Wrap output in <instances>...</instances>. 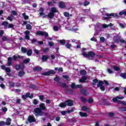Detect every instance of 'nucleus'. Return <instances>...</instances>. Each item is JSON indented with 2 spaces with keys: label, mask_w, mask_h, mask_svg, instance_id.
Returning a JSON list of instances; mask_svg holds the SVG:
<instances>
[{
  "label": "nucleus",
  "mask_w": 126,
  "mask_h": 126,
  "mask_svg": "<svg viewBox=\"0 0 126 126\" xmlns=\"http://www.w3.org/2000/svg\"><path fill=\"white\" fill-rule=\"evenodd\" d=\"M66 105L69 107H72L73 106V102L71 100H67L65 101Z\"/></svg>",
  "instance_id": "15"
},
{
  "label": "nucleus",
  "mask_w": 126,
  "mask_h": 126,
  "mask_svg": "<svg viewBox=\"0 0 126 126\" xmlns=\"http://www.w3.org/2000/svg\"><path fill=\"white\" fill-rule=\"evenodd\" d=\"M50 12H52V13L55 14L58 12V10H57V8H56V7H53L51 8Z\"/></svg>",
  "instance_id": "25"
},
{
  "label": "nucleus",
  "mask_w": 126,
  "mask_h": 126,
  "mask_svg": "<svg viewBox=\"0 0 126 126\" xmlns=\"http://www.w3.org/2000/svg\"><path fill=\"white\" fill-rule=\"evenodd\" d=\"M120 76L124 79H126V73H121L120 74Z\"/></svg>",
  "instance_id": "40"
},
{
  "label": "nucleus",
  "mask_w": 126,
  "mask_h": 126,
  "mask_svg": "<svg viewBox=\"0 0 126 126\" xmlns=\"http://www.w3.org/2000/svg\"><path fill=\"white\" fill-rule=\"evenodd\" d=\"M49 59V57L47 55H42L41 60L43 62H47Z\"/></svg>",
  "instance_id": "23"
},
{
  "label": "nucleus",
  "mask_w": 126,
  "mask_h": 126,
  "mask_svg": "<svg viewBox=\"0 0 126 126\" xmlns=\"http://www.w3.org/2000/svg\"><path fill=\"white\" fill-rule=\"evenodd\" d=\"M14 27V26L11 24H8V28H13Z\"/></svg>",
  "instance_id": "62"
},
{
  "label": "nucleus",
  "mask_w": 126,
  "mask_h": 126,
  "mask_svg": "<svg viewBox=\"0 0 126 126\" xmlns=\"http://www.w3.org/2000/svg\"><path fill=\"white\" fill-rule=\"evenodd\" d=\"M54 81H56V82H59L61 80V77L59 76H56L54 78Z\"/></svg>",
  "instance_id": "35"
},
{
  "label": "nucleus",
  "mask_w": 126,
  "mask_h": 126,
  "mask_svg": "<svg viewBox=\"0 0 126 126\" xmlns=\"http://www.w3.org/2000/svg\"><path fill=\"white\" fill-rule=\"evenodd\" d=\"M114 70H116V71H119V70H120V67H119V66H114Z\"/></svg>",
  "instance_id": "47"
},
{
  "label": "nucleus",
  "mask_w": 126,
  "mask_h": 126,
  "mask_svg": "<svg viewBox=\"0 0 126 126\" xmlns=\"http://www.w3.org/2000/svg\"><path fill=\"white\" fill-rule=\"evenodd\" d=\"M120 43H123L126 42V40L123 39H121V36L118 35L115 36V43L118 44V43H120Z\"/></svg>",
  "instance_id": "7"
},
{
  "label": "nucleus",
  "mask_w": 126,
  "mask_h": 126,
  "mask_svg": "<svg viewBox=\"0 0 126 126\" xmlns=\"http://www.w3.org/2000/svg\"><path fill=\"white\" fill-rule=\"evenodd\" d=\"M80 99L83 103H86L87 102V99L85 97L82 96L80 97Z\"/></svg>",
  "instance_id": "36"
},
{
  "label": "nucleus",
  "mask_w": 126,
  "mask_h": 126,
  "mask_svg": "<svg viewBox=\"0 0 126 126\" xmlns=\"http://www.w3.org/2000/svg\"><path fill=\"white\" fill-rule=\"evenodd\" d=\"M39 14L40 15V16H43V17H46V14L45 13H44L43 12H40Z\"/></svg>",
  "instance_id": "55"
},
{
  "label": "nucleus",
  "mask_w": 126,
  "mask_h": 126,
  "mask_svg": "<svg viewBox=\"0 0 126 126\" xmlns=\"http://www.w3.org/2000/svg\"><path fill=\"white\" fill-rule=\"evenodd\" d=\"M33 104L34 105H38V100L36 99H33Z\"/></svg>",
  "instance_id": "49"
},
{
  "label": "nucleus",
  "mask_w": 126,
  "mask_h": 126,
  "mask_svg": "<svg viewBox=\"0 0 126 126\" xmlns=\"http://www.w3.org/2000/svg\"><path fill=\"white\" fill-rule=\"evenodd\" d=\"M2 40L3 42H5V41H7V37H6V36H4L2 37Z\"/></svg>",
  "instance_id": "54"
},
{
  "label": "nucleus",
  "mask_w": 126,
  "mask_h": 126,
  "mask_svg": "<svg viewBox=\"0 0 126 126\" xmlns=\"http://www.w3.org/2000/svg\"><path fill=\"white\" fill-rule=\"evenodd\" d=\"M66 6L65 5V4H64V2L63 1H61L59 3V7H60V8H65Z\"/></svg>",
  "instance_id": "16"
},
{
  "label": "nucleus",
  "mask_w": 126,
  "mask_h": 126,
  "mask_svg": "<svg viewBox=\"0 0 126 126\" xmlns=\"http://www.w3.org/2000/svg\"><path fill=\"white\" fill-rule=\"evenodd\" d=\"M58 71L59 72H63V68L62 67H60L58 69Z\"/></svg>",
  "instance_id": "57"
},
{
  "label": "nucleus",
  "mask_w": 126,
  "mask_h": 126,
  "mask_svg": "<svg viewBox=\"0 0 126 126\" xmlns=\"http://www.w3.org/2000/svg\"><path fill=\"white\" fill-rule=\"evenodd\" d=\"M15 68L16 70H20V69L23 70L24 69V64L22 63H19V64H16L15 65Z\"/></svg>",
  "instance_id": "5"
},
{
  "label": "nucleus",
  "mask_w": 126,
  "mask_h": 126,
  "mask_svg": "<svg viewBox=\"0 0 126 126\" xmlns=\"http://www.w3.org/2000/svg\"><path fill=\"white\" fill-rule=\"evenodd\" d=\"M48 51H49V47H47L46 48L43 49V52L44 53H47V52H48Z\"/></svg>",
  "instance_id": "63"
},
{
  "label": "nucleus",
  "mask_w": 126,
  "mask_h": 126,
  "mask_svg": "<svg viewBox=\"0 0 126 126\" xmlns=\"http://www.w3.org/2000/svg\"><path fill=\"white\" fill-rule=\"evenodd\" d=\"M59 86H60L61 87H62V88H68V86H67V85H66L64 83L59 82Z\"/></svg>",
  "instance_id": "13"
},
{
  "label": "nucleus",
  "mask_w": 126,
  "mask_h": 126,
  "mask_svg": "<svg viewBox=\"0 0 126 126\" xmlns=\"http://www.w3.org/2000/svg\"><path fill=\"white\" fill-rule=\"evenodd\" d=\"M79 115L80 117H82V118H86L88 116L87 113H83L82 112H80Z\"/></svg>",
  "instance_id": "24"
},
{
  "label": "nucleus",
  "mask_w": 126,
  "mask_h": 126,
  "mask_svg": "<svg viewBox=\"0 0 126 126\" xmlns=\"http://www.w3.org/2000/svg\"><path fill=\"white\" fill-rule=\"evenodd\" d=\"M24 34L25 35V38L26 40H30V36H29L30 35V32L29 31H26L24 32Z\"/></svg>",
  "instance_id": "11"
},
{
  "label": "nucleus",
  "mask_w": 126,
  "mask_h": 126,
  "mask_svg": "<svg viewBox=\"0 0 126 126\" xmlns=\"http://www.w3.org/2000/svg\"><path fill=\"white\" fill-rule=\"evenodd\" d=\"M50 74H56V71L54 70H50L47 72H45L42 73L43 75L49 76Z\"/></svg>",
  "instance_id": "8"
},
{
  "label": "nucleus",
  "mask_w": 126,
  "mask_h": 126,
  "mask_svg": "<svg viewBox=\"0 0 126 126\" xmlns=\"http://www.w3.org/2000/svg\"><path fill=\"white\" fill-rule=\"evenodd\" d=\"M5 70L6 72H10L11 71V70L9 67H6V69H5Z\"/></svg>",
  "instance_id": "53"
},
{
  "label": "nucleus",
  "mask_w": 126,
  "mask_h": 126,
  "mask_svg": "<svg viewBox=\"0 0 126 126\" xmlns=\"http://www.w3.org/2000/svg\"><path fill=\"white\" fill-rule=\"evenodd\" d=\"M62 77L64 78V79H65L67 81H69V76L68 75H63Z\"/></svg>",
  "instance_id": "30"
},
{
  "label": "nucleus",
  "mask_w": 126,
  "mask_h": 126,
  "mask_svg": "<svg viewBox=\"0 0 126 126\" xmlns=\"http://www.w3.org/2000/svg\"><path fill=\"white\" fill-rule=\"evenodd\" d=\"M80 73L81 75H86L87 73L85 70H81L80 71Z\"/></svg>",
  "instance_id": "32"
},
{
  "label": "nucleus",
  "mask_w": 126,
  "mask_h": 126,
  "mask_svg": "<svg viewBox=\"0 0 126 126\" xmlns=\"http://www.w3.org/2000/svg\"><path fill=\"white\" fill-rule=\"evenodd\" d=\"M120 104H121V105H124V106L126 105V101H120L119 102Z\"/></svg>",
  "instance_id": "52"
},
{
  "label": "nucleus",
  "mask_w": 126,
  "mask_h": 126,
  "mask_svg": "<svg viewBox=\"0 0 126 126\" xmlns=\"http://www.w3.org/2000/svg\"><path fill=\"white\" fill-rule=\"evenodd\" d=\"M12 13L13 15H17V12L15 11V10H12Z\"/></svg>",
  "instance_id": "60"
},
{
  "label": "nucleus",
  "mask_w": 126,
  "mask_h": 126,
  "mask_svg": "<svg viewBox=\"0 0 126 126\" xmlns=\"http://www.w3.org/2000/svg\"><path fill=\"white\" fill-rule=\"evenodd\" d=\"M120 112H126V107H121L119 108Z\"/></svg>",
  "instance_id": "33"
},
{
  "label": "nucleus",
  "mask_w": 126,
  "mask_h": 126,
  "mask_svg": "<svg viewBox=\"0 0 126 126\" xmlns=\"http://www.w3.org/2000/svg\"><path fill=\"white\" fill-rule=\"evenodd\" d=\"M4 33V32L3 31V30H0V37H2V35H3Z\"/></svg>",
  "instance_id": "61"
},
{
  "label": "nucleus",
  "mask_w": 126,
  "mask_h": 126,
  "mask_svg": "<svg viewBox=\"0 0 126 126\" xmlns=\"http://www.w3.org/2000/svg\"><path fill=\"white\" fill-rule=\"evenodd\" d=\"M30 88H32V89H36L37 87L35 85L31 84L30 86Z\"/></svg>",
  "instance_id": "44"
},
{
  "label": "nucleus",
  "mask_w": 126,
  "mask_h": 126,
  "mask_svg": "<svg viewBox=\"0 0 126 126\" xmlns=\"http://www.w3.org/2000/svg\"><path fill=\"white\" fill-rule=\"evenodd\" d=\"M126 15V11H120L119 13V15Z\"/></svg>",
  "instance_id": "48"
},
{
  "label": "nucleus",
  "mask_w": 126,
  "mask_h": 126,
  "mask_svg": "<svg viewBox=\"0 0 126 126\" xmlns=\"http://www.w3.org/2000/svg\"><path fill=\"white\" fill-rule=\"evenodd\" d=\"M48 44L49 46H50V47H53V46H55V43L53 42H49Z\"/></svg>",
  "instance_id": "59"
},
{
  "label": "nucleus",
  "mask_w": 126,
  "mask_h": 126,
  "mask_svg": "<svg viewBox=\"0 0 126 126\" xmlns=\"http://www.w3.org/2000/svg\"><path fill=\"white\" fill-rule=\"evenodd\" d=\"M47 17L50 19H53V18L55 17V14H54L53 13H52V12H50L47 15Z\"/></svg>",
  "instance_id": "19"
},
{
  "label": "nucleus",
  "mask_w": 126,
  "mask_h": 126,
  "mask_svg": "<svg viewBox=\"0 0 126 126\" xmlns=\"http://www.w3.org/2000/svg\"><path fill=\"white\" fill-rule=\"evenodd\" d=\"M82 111H85L88 112V113H90V108L88 107L87 106H84L82 107Z\"/></svg>",
  "instance_id": "21"
},
{
  "label": "nucleus",
  "mask_w": 126,
  "mask_h": 126,
  "mask_svg": "<svg viewBox=\"0 0 126 126\" xmlns=\"http://www.w3.org/2000/svg\"><path fill=\"white\" fill-rule=\"evenodd\" d=\"M14 85H15V84L12 82L9 83V86H10V87H14Z\"/></svg>",
  "instance_id": "46"
},
{
  "label": "nucleus",
  "mask_w": 126,
  "mask_h": 126,
  "mask_svg": "<svg viewBox=\"0 0 126 126\" xmlns=\"http://www.w3.org/2000/svg\"><path fill=\"white\" fill-rule=\"evenodd\" d=\"M86 80H87V77L86 76H82V78L79 80V82L84 83L86 82Z\"/></svg>",
  "instance_id": "20"
},
{
  "label": "nucleus",
  "mask_w": 126,
  "mask_h": 126,
  "mask_svg": "<svg viewBox=\"0 0 126 126\" xmlns=\"http://www.w3.org/2000/svg\"><path fill=\"white\" fill-rule=\"evenodd\" d=\"M33 52L32 51V49H29L27 51V55L29 56V57H30L32 55Z\"/></svg>",
  "instance_id": "29"
},
{
  "label": "nucleus",
  "mask_w": 126,
  "mask_h": 126,
  "mask_svg": "<svg viewBox=\"0 0 126 126\" xmlns=\"http://www.w3.org/2000/svg\"><path fill=\"white\" fill-rule=\"evenodd\" d=\"M94 101V100H93V98H92V97L89 98L88 102L89 103V104H92V103H93Z\"/></svg>",
  "instance_id": "45"
},
{
  "label": "nucleus",
  "mask_w": 126,
  "mask_h": 126,
  "mask_svg": "<svg viewBox=\"0 0 126 126\" xmlns=\"http://www.w3.org/2000/svg\"><path fill=\"white\" fill-rule=\"evenodd\" d=\"M90 4V1L86 0L84 3V6H87V5H89Z\"/></svg>",
  "instance_id": "42"
},
{
  "label": "nucleus",
  "mask_w": 126,
  "mask_h": 126,
  "mask_svg": "<svg viewBox=\"0 0 126 126\" xmlns=\"http://www.w3.org/2000/svg\"><path fill=\"white\" fill-rule=\"evenodd\" d=\"M13 59L14 61H17V59H23V56L20 55L16 56V55H14L13 56Z\"/></svg>",
  "instance_id": "22"
},
{
  "label": "nucleus",
  "mask_w": 126,
  "mask_h": 126,
  "mask_svg": "<svg viewBox=\"0 0 126 126\" xmlns=\"http://www.w3.org/2000/svg\"><path fill=\"white\" fill-rule=\"evenodd\" d=\"M46 109L45 103H42L39 104V107H36L33 109V114L35 117H42L43 116V112Z\"/></svg>",
  "instance_id": "2"
},
{
  "label": "nucleus",
  "mask_w": 126,
  "mask_h": 126,
  "mask_svg": "<svg viewBox=\"0 0 126 126\" xmlns=\"http://www.w3.org/2000/svg\"><path fill=\"white\" fill-rule=\"evenodd\" d=\"M67 92L69 93V94H73V91L71 89L67 90Z\"/></svg>",
  "instance_id": "56"
},
{
  "label": "nucleus",
  "mask_w": 126,
  "mask_h": 126,
  "mask_svg": "<svg viewBox=\"0 0 126 126\" xmlns=\"http://www.w3.org/2000/svg\"><path fill=\"white\" fill-rule=\"evenodd\" d=\"M107 72H108V73H110V74H112L114 73L113 70H112V69H111V68H110L107 69Z\"/></svg>",
  "instance_id": "51"
},
{
  "label": "nucleus",
  "mask_w": 126,
  "mask_h": 126,
  "mask_svg": "<svg viewBox=\"0 0 126 126\" xmlns=\"http://www.w3.org/2000/svg\"><path fill=\"white\" fill-rule=\"evenodd\" d=\"M59 106L61 108H64L66 107V103L61 102Z\"/></svg>",
  "instance_id": "27"
},
{
  "label": "nucleus",
  "mask_w": 126,
  "mask_h": 126,
  "mask_svg": "<svg viewBox=\"0 0 126 126\" xmlns=\"http://www.w3.org/2000/svg\"><path fill=\"white\" fill-rule=\"evenodd\" d=\"M65 47L67 48V49H70V48H71V44L69 43V42H67L65 45Z\"/></svg>",
  "instance_id": "37"
},
{
  "label": "nucleus",
  "mask_w": 126,
  "mask_h": 126,
  "mask_svg": "<svg viewBox=\"0 0 126 126\" xmlns=\"http://www.w3.org/2000/svg\"><path fill=\"white\" fill-rule=\"evenodd\" d=\"M71 88L72 89H81V88H82V85H75V83H72Z\"/></svg>",
  "instance_id": "9"
},
{
  "label": "nucleus",
  "mask_w": 126,
  "mask_h": 126,
  "mask_svg": "<svg viewBox=\"0 0 126 126\" xmlns=\"http://www.w3.org/2000/svg\"><path fill=\"white\" fill-rule=\"evenodd\" d=\"M30 63V58H27L23 61V63H25V64L28 63Z\"/></svg>",
  "instance_id": "31"
},
{
  "label": "nucleus",
  "mask_w": 126,
  "mask_h": 126,
  "mask_svg": "<svg viewBox=\"0 0 126 126\" xmlns=\"http://www.w3.org/2000/svg\"><path fill=\"white\" fill-rule=\"evenodd\" d=\"M42 67L40 66H36L33 67V71H42Z\"/></svg>",
  "instance_id": "17"
},
{
  "label": "nucleus",
  "mask_w": 126,
  "mask_h": 126,
  "mask_svg": "<svg viewBox=\"0 0 126 126\" xmlns=\"http://www.w3.org/2000/svg\"><path fill=\"white\" fill-rule=\"evenodd\" d=\"M59 43H60L61 45H64V44H65V40L61 39L59 40Z\"/></svg>",
  "instance_id": "43"
},
{
  "label": "nucleus",
  "mask_w": 126,
  "mask_h": 126,
  "mask_svg": "<svg viewBox=\"0 0 126 126\" xmlns=\"http://www.w3.org/2000/svg\"><path fill=\"white\" fill-rule=\"evenodd\" d=\"M21 51L22 53H24V54H25V53H27V49L25 47H22Z\"/></svg>",
  "instance_id": "41"
},
{
  "label": "nucleus",
  "mask_w": 126,
  "mask_h": 126,
  "mask_svg": "<svg viewBox=\"0 0 126 126\" xmlns=\"http://www.w3.org/2000/svg\"><path fill=\"white\" fill-rule=\"evenodd\" d=\"M28 121L29 122V123H35V122H36V119H35L34 116L30 115L28 119Z\"/></svg>",
  "instance_id": "10"
},
{
  "label": "nucleus",
  "mask_w": 126,
  "mask_h": 126,
  "mask_svg": "<svg viewBox=\"0 0 126 126\" xmlns=\"http://www.w3.org/2000/svg\"><path fill=\"white\" fill-rule=\"evenodd\" d=\"M37 36H44L45 37H49V33L46 32L37 31L36 32Z\"/></svg>",
  "instance_id": "6"
},
{
  "label": "nucleus",
  "mask_w": 126,
  "mask_h": 126,
  "mask_svg": "<svg viewBox=\"0 0 126 126\" xmlns=\"http://www.w3.org/2000/svg\"><path fill=\"white\" fill-rule=\"evenodd\" d=\"M93 82L92 83V85L93 86H95L96 85V83H98L97 84V88H100V90L102 91H105V86H103V85L104 84L105 85H109V82L107 81L106 80H104L103 81H99L97 79H94L93 80Z\"/></svg>",
  "instance_id": "1"
},
{
  "label": "nucleus",
  "mask_w": 126,
  "mask_h": 126,
  "mask_svg": "<svg viewBox=\"0 0 126 126\" xmlns=\"http://www.w3.org/2000/svg\"><path fill=\"white\" fill-rule=\"evenodd\" d=\"M2 112H7V108L3 107L2 109Z\"/></svg>",
  "instance_id": "64"
},
{
  "label": "nucleus",
  "mask_w": 126,
  "mask_h": 126,
  "mask_svg": "<svg viewBox=\"0 0 126 126\" xmlns=\"http://www.w3.org/2000/svg\"><path fill=\"white\" fill-rule=\"evenodd\" d=\"M34 52L35 54H36V55H39V52L38 49H34Z\"/></svg>",
  "instance_id": "58"
},
{
  "label": "nucleus",
  "mask_w": 126,
  "mask_h": 126,
  "mask_svg": "<svg viewBox=\"0 0 126 126\" xmlns=\"http://www.w3.org/2000/svg\"><path fill=\"white\" fill-rule=\"evenodd\" d=\"M80 92L81 94H82V95H83V96H87V95L88 94V91L86 89L81 90Z\"/></svg>",
  "instance_id": "12"
},
{
  "label": "nucleus",
  "mask_w": 126,
  "mask_h": 126,
  "mask_svg": "<svg viewBox=\"0 0 126 126\" xmlns=\"http://www.w3.org/2000/svg\"><path fill=\"white\" fill-rule=\"evenodd\" d=\"M118 96H117L116 97H113L112 100L113 101V102H117V103H120V101L119 99H118Z\"/></svg>",
  "instance_id": "39"
},
{
  "label": "nucleus",
  "mask_w": 126,
  "mask_h": 126,
  "mask_svg": "<svg viewBox=\"0 0 126 126\" xmlns=\"http://www.w3.org/2000/svg\"><path fill=\"white\" fill-rule=\"evenodd\" d=\"M12 64V58L11 57H9L7 59V65L8 66H10Z\"/></svg>",
  "instance_id": "18"
},
{
  "label": "nucleus",
  "mask_w": 126,
  "mask_h": 126,
  "mask_svg": "<svg viewBox=\"0 0 126 126\" xmlns=\"http://www.w3.org/2000/svg\"><path fill=\"white\" fill-rule=\"evenodd\" d=\"M105 15L108 17L113 16V17H119V15H118V14H115L114 13H107L105 14Z\"/></svg>",
  "instance_id": "14"
},
{
  "label": "nucleus",
  "mask_w": 126,
  "mask_h": 126,
  "mask_svg": "<svg viewBox=\"0 0 126 126\" xmlns=\"http://www.w3.org/2000/svg\"><path fill=\"white\" fill-rule=\"evenodd\" d=\"M24 74H25V72L24 71H20L18 73V76L19 77H22Z\"/></svg>",
  "instance_id": "26"
},
{
  "label": "nucleus",
  "mask_w": 126,
  "mask_h": 126,
  "mask_svg": "<svg viewBox=\"0 0 126 126\" xmlns=\"http://www.w3.org/2000/svg\"><path fill=\"white\" fill-rule=\"evenodd\" d=\"M1 25L2 26H4V27L5 28V27H7V26H8V22H7L6 21L3 22L1 24Z\"/></svg>",
  "instance_id": "34"
},
{
  "label": "nucleus",
  "mask_w": 126,
  "mask_h": 126,
  "mask_svg": "<svg viewBox=\"0 0 126 126\" xmlns=\"http://www.w3.org/2000/svg\"><path fill=\"white\" fill-rule=\"evenodd\" d=\"M26 29H27V30H31V29H32V26H31V25L29 24H27Z\"/></svg>",
  "instance_id": "38"
},
{
  "label": "nucleus",
  "mask_w": 126,
  "mask_h": 126,
  "mask_svg": "<svg viewBox=\"0 0 126 126\" xmlns=\"http://www.w3.org/2000/svg\"><path fill=\"white\" fill-rule=\"evenodd\" d=\"M22 16H23L25 20H28V19H29V16L26 15V13H23Z\"/></svg>",
  "instance_id": "28"
},
{
  "label": "nucleus",
  "mask_w": 126,
  "mask_h": 126,
  "mask_svg": "<svg viewBox=\"0 0 126 126\" xmlns=\"http://www.w3.org/2000/svg\"><path fill=\"white\" fill-rule=\"evenodd\" d=\"M11 125V119L8 118L6 122L0 121V126H10Z\"/></svg>",
  "instance_id": "4"
},
{
  "label": "nucleus",
  "mask_w": 126,
  "mask_h": 126,
  "mask_svg": "<svg viewBox=\"0 0 126 126\" xmlns=\"http://www.w3.org/2000/svg\"><path fill=\"white\" fill-rule=\"evenodd\" d=\"M64 16L65 17H69V13H68L67 12H65L64 13Z\"/></svg>",
  "instance_id": "50"
},
{
  "label": "nucleus",
  "mask_w": 126,
  "mask_h": 126,
  "mask_svg": "<svg viewBox=\"0 0 126 126\" xmlns=\"http://www.w3.org/2000/svg\"><path fill=\"white\" fill-rule=\"evenodd\" d=\"M84 58H88L89 60H93L94 57L96 56V53L93 51H89L88 53L84 52L82 53Z\"/></svg>",
  "instance_id": "3"
}]
</instances>
